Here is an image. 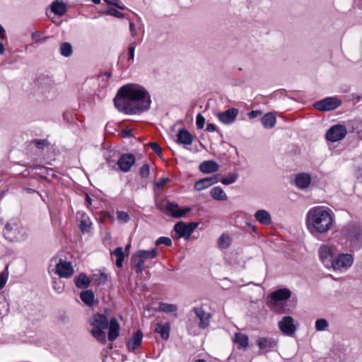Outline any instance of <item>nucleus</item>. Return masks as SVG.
<instances>
[{
  "instance_id": "f257e3e1",
  "label": "nucleus",
  "mask_w": 362,
  "mask_h": 362,
  "mask_svg": "<svg viewBox=\"0 0 362 362\" xmlns=\"http://www.w3.org/2000/svg\"><path fill=\"white\" fill-rule=\"evenodd\" d=\"M117 109L125 114H136L148 110L150 107V97L143 88L129 84L122 86L114 99Z\"/></svg>"
},
{
  "instance_id": "f03ea898",
  "label": "nucleus",
  "mask_w": 362,
  "mask_h": 362,
  "mask_svg": "<svg viewBox=\"0 0 362 362\" xmlns=\"http://www.w3.org/2000/svg\"><path fill=\"white\" fill-rule=\"evenodd\" d=\"M333 224L332 211L322 206H315L309 210L306 216L308 230L313 235L325 233Z\"/></svg>"
},
{
  "instance_id": "7ed1b4c3",
  "label": "nucleus",
  "mask_w": 362,
  "mask_h": 362,
  "mask_svg": "<svg viewBox=\"0 0 362 362\" xmlns=\"http://www.w3.org/2000/svg\"><path fill=\"white\" fill-rule=\"evenodd\" d=\"M89 322L93 327L91 330L93 337L99 341L105 342L106 337L105 330L107 329L109 322L107 317L105 315L95 313Z\"/></svg>"
},
{
  "instance_id": "20e7f679",
  "label": "nucleus",
  "mask_w": 362,
  "mask_h": 362,
  "mask_svg": "<svg viewBox=\"0 0 362 362\" xmlns=\"http://www.w3.org/2000/svg\"><path fill=\"white\" fill-rule=\"evenodd\" d=\"M291 296V292L288 288H281L272 292L269 296L268 303L270 308L276 311H279V305L281 301L288 299Z\"/></svg>"
},
{
  "instance_id": "39448f33",
  "label": "nucleus",
  "mask_w": 362,
  "mask_h": 362,
  "mask_svg": "<svg viewBox=\"0 0 362 362\" xmlns=\"http://www.w3.org/2000/svg\"><path fill=\"white\" fill-rule=\"evenodd\" d=\"M161 207L168 214L174 218H181L191 211L189 207L180 209L177 203L169 201L163 202Z\"/></svg>"
},
{
  "instance_id": "423d86ee",
  "label": "nucleus",
  "mask_w": 362,
  "mask_h": 362,
  "mask_svg": "<svg viewBox=\"0 0 362 362\" xmlns=\"http://www.w3.org/2000/svg\"><path fill=\"white\" fill-rule=\"evenodd\" d=\"M337 249L333 246L322 245L319 250L321 261L328 268H332L337 257Z\"/></svg>"
},
{
  "instance_id": "0eeeda50",
  "label": "nucleus",
  "mask_w": 362,
  "mask_h": 362,
  "mask_svg": "<svg viewBox=\"0 0 362 362\" xmlns=\"http://www.w3.org/2000/svg\"><path fill=\"white\" fill-rule=\"evenodd\" d=\"M347 134L345 126L336 124L329 129L326 133V138L328 141L336 142L343 139Z\"/></svg>"
},
{
  "instance_id": "6e6552de",
  "label": "nucleus",
  "mask_w": 362,
  "mask_h": 362,
  "mask_svg": "<svg viewBox=\"0 0 362 362\" xmlns=\"http://www.w3.org/2000/svg\"><path fill=\"white\" fill-rule=\"evenodd\" d=\"M198 223H190L189 224H186L184 222H178L174 226V230L177 233L178 238H184L187 239L189 238L193 231L197 228Z\"/></svg>"
},
{
  "instance_id": "1a4fd4ad",
  "label": "nucleus",
  "mask_w": 362,
  "mask_h": 362,
  "mask_svg": "<svg viewBox=\"0 0 362 362\" xmlns=\"http://www.w3.org/2000/svg\"><path fill=\"white\" fill-rule=\"evenodd\" d=\"M341 105V102L337 98H327L316 102L314 107L320 111H330Z\"/></svg>"
},
{
  "instance_id": "9d476101",
  "label": "nucleus",
  "mask_w": 362,
  "mask_h": 362,
  "mask_svg": "<svg viewBox=\"0 0 362 362\" xmlns=\"http://www.w3.org/2000/svg\"><path fill=\"white\" fill-rule=\"evenodd\" d=\"M354 257L351 254H337L332 268L334 270H341L351 267Z\"/></svg>"
},
{
  "instance_id": "9b49d317",
  "label": "nucleus",
  "mask_w": 362,
  "mask_h": 362,
  "mask_svg": "<svg viewBox=\"0 0 362 362\" xmlns=\"http://www.w3.org/2000/svg\"><path fill=\"white\" fill-rule=\"evenodd\" d=\"M279 327L281 332L285 335L291 336L296 330L293 318L291 316H285L279 322Z\"/></svg>"
},
{
  "instance_id": "f8f14e48",
  "label": "nucleus",
  "mask_w": 362,
  "mask_h": 362,
  "mask_svg": "<svg viewBox=\"0 0 362 362\" xmlns=\"http://www.w3.org/2000/svg\"><path fill=\"white\" fill-rule=\"evenodd\" d=\"M74 270L70 262L60 259L56 266V274L62 278H70Z\"/></svg>"
},
{
  "instance_id": "ddd939ff",
  "label": "nucleus",
  "mask_w": 362,
  "mask_h": 362,
  "mask_svg": "<svg viewBox=\"0 0 362 362\" xmlns=\"http://www.w3.org/2000/svg\"><path fill=\"white\" fill-rule=\"evenodd\" d=\"M136 158L133 154H123L117 160V165L121 171L127 173L130 170L132 166L135 163Z\"/></svg>"
},
{
  "instance_id": "4468645a",
  "label": "nucleus",
  "mask_w": 362,
  "mask_h": 362,
  "mask_svg": "<svg viewBox=\"0 0 362 362\" xmlns=\"http://www.w3.org/2000/svg\"><path fill=\"white\" fill-rule=\"evenodd\" d=\"M192 310L199 320V327L202 329L206 328L210 323L211 314L205 312L202 308H194Z\"/></svg>"
},
{
  "instance_id": "2eb2a0df",
  "label": "nucleus",
  "mask_w": 362,
  "mask_h": 362,
  "mask_svg": "<svg viewBox=\"0 0 362 362\" xmlns=\"http://www.w3.org/2000/svg\"><path fill=\"white\" fill-rule=\"evenodd\" d=\"M238 113V109L231 108L226 111L220 112L218 114V119L224 124H230L233 123Z\"/></svg>"
},
{
  "instance_id": "dca6fc26",
  "label": "nucleus",
  "mask_w": 362,
  "mask_h": 362,
  "mask_svg": "<svg viewBox=\"0 0 362 362\" xmlns=\"http://www.w3.org/2000/svg\"><path fill=\"white\" fill-rule=\"evenodd\" d=\"M218 182V177L216 175H214L209 177H206L197 180L194 184V189L197 191H201L210 186L216 184Z\"/></svg>"
},
{
  "instance_id": "f3484780",
  "label": "nucleus",
  "mask_w": 362,
  "mask_h": 362,
  "mask_svg": "<svg viewBox=\"0 0 362 362\" xmlns=\"http://www.w3.org/2000/svg\"><path fill=\"white\" fill-rule=\"evenodd\" d=\"M108 340L110 341H115L119 336V325L115 318L110 320L108 322Z\"/></svg>"
},
{
  "instance_id": "a211bd4d",
  "label": "nucleus",
  "mask_w": 362,
  "mask_h": 362,
  "mask_svg": "<svg viewBox=\"0 0 362 362\" xmlns=\"http://www.w3.org/2000/svg\"><path fill=\"white\" fill-rule=\"evenodd\" d=\"M218 164L214 160H206L199 165V170L204 173H212L218 171Z\"/></svg>"
},
{
  "instance_id": "6ab92c4d",
  "label": "nucleus",
  "mask_w": 362,
  "mask_h": 362,
  "mask_svg": "<svg viewBox=\"0 0 362 362\" xmlns=\"http://www.w3.org/2000/svg\"><path fill=\"white\" fill-rule=\"evenodd\" d=\"M143 338V334L141 330H138L132 337L129 339L127 346L129 349L134 350L137 349L141 344Z\"/></svg>"
},
{
  "instance_id": "aec40b11",
  "label": "nucleus",
  "mask_w": 362,
  "mask_h": 362,
  "mask_svg": "<svg viewBox=\"0 0 362 362\" xmlns=\"http://www.w3.org/2000/svg\"><path fill=\"white\" fill-rule=\"evenodd\" d=\"M90 279L87 275L82 272L74 278L75 286L78 288H86L90 284Z\"/></svg>"
},
{
  "instance_id": "412c9836",
  "label": "nucleus",
  "mask_w": 362,
  "mask_h": 362,
  "mask_svg": "<svg viewBox=\"0 0 362 362\" xmlns=\"http://www.w3.org/2000/svg\"><path fill=\"white\" fill-rule=\"evenodd\" d=\"M310 176L307 173H300L296 177V185L300 189L308 187L310 183Z\"/></svg>"
},
{
  "instance_id": "4be33fe9",
  "label": "nucleus",
  "mask_w": 362,
  "mask_h": 362,
  "mask_svg": "<svg viewBox=\"0 0 362 362\" xmlns=\"http://www.w3.org/2000/svg\"><path fill=\"white\" fill-rule=\"evenodd\" d=\"M233 342L238 345V349H246L249 345L247 336L240 332L235 334Z\"/></svg>"
},
{
  "instance_id": "5701e85b",
  "label": "nucleus",
  "mask_w": 362,
  "mask_h": 362,
  "mask_svg": "<svg viewBox=\"0 0 362 362\" xmlns=\"http://www.w3.org/2000/svg\"><path fill=\"white\" fill-rule=\"evenodd\" d=\"M177 141L180 144L190 145L193 141V137L188 131L182 129L177 134Z\"/></svg>"
},
{
  "instance_id": "b1692460",
  "label": "nucleus",
  "mask_w": 362,
  "mask_h": 362,
  "mask_svg": "<svg viewBox=\"0 0 362 362\" xmlns=\"http://www.w3.org/2000/svg\"><path fill=\"white\" fill-rule=\"evenodd\" d=\"M51 10L54 14L62 16L66 12V6L64 2L56 0L51 5Z\"/></svg>"
},
{
  "instance_id": "393cba45",
  "label": "nucleus",
  "mask_w": 362,
  "mask_h": 362,
  "mask_svg": "<svg viewBox=\"0 0 362 362\" xmlns=\"http://www.w3.org/2000/svg\"><path fill=\"white\" fill-rule=\"evenodd\" d=\"M255 216L256 219L262 224L269 225L272 223V218L269 212L265 210L257 211Z\"/></svg>"
},
{
  "instance_id": "a878e982",
  "label": "nucleus",
  "mask_w": 362,
  "mask_h": 362,
  "mask_svg": "<svg viewBox=\"0 0 362 362\" xmlns=\"http://www.w3.org/2000/svg\"><path fill=\"white\" fill-rule=\"evenodd\" d=\"M257 345L262 350L272 349L276 346V342L269 338L261 337L257 341Z\"/></svg>"
},
{
  "instance_id": "bb28decb",
  "label": "nucleus",
  "mask_w": 362,
  "mask_h": 362,
  "mask_svg": "<svg viewBox=\"0 0 362 362\" xmlns=\"http://www.w3.org/2000/svg\"><path fill=\"white\" fill-rule=\"evenodd\" d=\"M111 255H114L116 257L115 264L117 267L121 268L123 265V261L125 257V252L123 251L122 247H116L112 252H111Z\"/></svg>"
},
{
  "instance_id": "cd10ccee",
  "label": "nucleus",
  "mask_w": 362,
  "mask_h": 362,
  "mask_svg": "<svg viewBox=\"0 0 362 362\" xmlns=\"http://www.w3.org/2000/svg\"><path fill=\"white\" fill-rule=\"evenodd\" d=\"M170 329V325L168 322L165 323V325L158 323L156 325L155 331L157 333H159L160 334V337L163 339L166 340L169 337Z\"/></svg>"
},
{
  "instance_id": "c85d7f7f",
  "label": "nucleus",
  "mask_w": 362,
  "mask_h": 362,
  "mask_svg": "<svg viewBox=\"0 0 362 362\" xmlns=\"http://www.w3.org/2000/svg\"><path fill=\"white\" fill-rule=\"evenodd\" d=\"M81 300L88 306H91L94 302V293L91 290L83 291L80 294Z\"/></svg>"
},
{
  "instance_id": "c756f323",
  "label": "nucleus",
  "mask_w": 362,
  "mask_h": 362,
  "mask_svg": "<svg viewBox=\"0 0 362 362\" xmlns=\"http://www.w3.org/2000/svg\"><path fill=\"white\" fill-rule=\"evenodd\" d=\"M262 123L265 128H272L276 124V117L273 113H267L262 118Z\"/></svg>"
},
{
  "instance_id": "7c9ffc66",
  "label": "nucleus",
  "mask_w": 362,
  "mask_h": 362,
  "mask_svg": "<svg viewBox=\"0 0 362 362\" xmlns=\"http://www.w3.org/2000/svg\"><path fill=\"white\" fill-rule=\"evenodd\" d=\"M211 196L217 200H226L227 196L223 189L220 187H215L211 189Z\"/></svg>"
},
{
  "instance_id": "2f4dec72",
  "label": "nucleus",
  "mask_w": 362,
  "mask_h": 362,
  "mask_svg": "<svg viewBox=\"0 0 362 362\" xmlns=\"http://www.w3.org/2000/svg\"><path fill=\"white\" fill-rule=\"evenodd\" d=\"M132 262L134 264L135 272L137 274L142 273L143 265H144L145 261L141 257H139V255L136 254L132 257Z\"/></svg>"
},
{
  "instance_id": "473e14b6",
  "label": "nucleus",
  "mask_w": 362,
  "mask_h": 362,
  "mask_svg": "<svg viewBox=\"0 0 362 362\" xmlns=\"http://www.w3.org/2000/svg\"><path fill=\"white\" fill-rule=\"evenodd\" d=\"M136 254L139 255L144 261L147 259H154L157 257V251L155 249L150 250H139Z\"/></svg>"
},
{
  "instance_id": "72a5a7b5",
  "label": "nucleus",
  "mask_w": 362,
  "mask_h": 362,
  "mask_svg": "<svg viewBox=\"0 0 362 362\" xmlns=\"http://www.w3.org/2000/svg\"><path fill=\"white\" fill-rule=\"evenodd\" d=\"M231 238L228 235H222L218 240V245L222 249L228 248L231 244Z\"/></svg>"
},
{
  "instance_id": "f704fd0d",
  "label": "nucleus",
  "mask_w": 362,
  "mask_h": 362,
  "mask_svg": "<svg viewBox=\"0 0 362 362\" xmlns=\"http://www.w3.org/2000/svg\"><path fill=\"white\" fill-rule=\"evenodd\" d=\"M60 53L64 57H69L72 54V47L69 42H64L61 45Z\"/></svg>"
},
{
  "instance_id": "c9c22d12",
  "label": "nucleus",
  "mask_w": 362,
  "mask_h": 362,
  "mask_svg": "<svg viewBox=\"0 0 362 362\" xmlns=\"http://www.w3.org/2000/svg\"><path fill=\"white\" fill-rule=\"evenodd\" d=\"M159 310L165 313H173L177 310V307L173 304L162 303L159 305Z\"/></svg>"
},
{
  "instance_id": "e433bc0d",
  "label": "nucleus",
  "mask_w": 362,
  "mask_h": 362,
  "mask_svg": "<svg viewBox=\"0 0 362 362\" xmlns=\"http://www.w3.org/2000/svg\"><path fill=\"white\" fill-rule=\"evenodd\" d=\"M94 276L98 285L105 284L107 281V275L103 272L100 273L98 275L94 274Z\"/></svg>"
},
{
  "instance_id": "4c0bfd02",
  "label": "nucleus",
  "mask_w": 362,
  "mask_h": 362,
  "mask_svg": "<svg viewBox=\"0 0 362 362\" xmlns=\"http://www.w3.org/2000/svg\"><path fill=\"white\" fill-rule=\"evenodd\" d=\"M238 178L237 174H231L229 175L228 177H223L221 182L223 185H230L235 182V180Z\"/></svg>"
},
{
  "instance_id": "58836bf2",
  "label": "nucleus",
  "mask_w": 362,
  "mask_h": 362,
  "mask_svg": "<svg viewBox=\"0 0 362 362\" xmlns=\"http://www.w3.org/2000/svg\"><path fill=\"white\" fill-rule=\"evenodd\" d=\"M327 326L328 323L324 319H318L315 322V328L318 331L324 330Z\"/></svg>"
},
{
  "instance_id": "ea45409f",
  "label": "nucleus",
  "mask_w": 362,
  "mask_h": 362,
  "mask_svg": "<svg viewBox=\"0 0 362 362\" xmlns=\"http://www.w3.org/2000/svg\"><path fill=\"white\" fill-rule=\"evenodd\" d=\"M105 14L112 16L118 18H123L124 14L115 8H110L105 12Z\"/></svg>"
},
{
  "instance_id": "a19ab883",
  "label": "nucleus",
  "mask_w": 362,
  "mask_h": 362,
  "mask_svg": "<svg viewBox=\"0 0 362 362\" xmlns=\"http://www.w3.org/2000/svg\"><path fill=\"white\" fill-rule=\"evenodd\" d=\"M117 218L119 221L123 223H127L129 221V214L127 212L122 211H119L117 212Z\"/></svg>"
},
{
  "instance_id": "79ce46f5",
  "label": "nucleus",
  "mask_w": 362,
  "mask_h": 362,
  "mask_svg": "<svg viewBox=\"0 0 362 362\" xmlns=\"http://www.w3.org/2000/svg\"><path fill=\"white\" fill-rule=\"evenodd\" d=\"M5 269V264L0 262V288H1L6 284V279L4 274Z\"/></svg>"
},
{
  "instance_id": "37998d69",
  "label": "nucleus",
  "mask_w": 362,
  "mask_h": 362,
  "mask_svg": "<svg viewBox=\"0 0 362 362\" xmlns=\"http://www.w3.org/2000/svg\"><path fill=\"white\" fill-rule=\"evenodd\" d=\"M150 173V167L147 163L144 164L139 171V174L142 177H147Z\"/></svg>"
},
{
  "instance_id": "c03bdc74",
  "label": "nucleus",
  "mask_w": 362,
  "mask_h": 362,
  "mask_svg": "<svg viewBox=\"0 0 362 362\" xmlns=\"http://www.w3.org/2000/svg\"><path fill=\"white\" fill-rule=\"evenodd\" d=\"M149 146L156 154L161 155L162 151L160 146L156 142H149L146 144Z\"/></svg>"
},
{
  "instance_id": "a18cd8bd",
  "label": "nucleus",
  "mask_w": 362,
  "mask_h": 362,
  "mask_svg": "<svg viewBox=\"0 0 362 362\" xmlns=\"http://www.w3.org/2000/svg\"><path fill=\"white\" fill-rule=\"evenodd\" d=\"M164 244L166 246H170L172 245V240L170 238L167 237H160L156 240V245Z\"/></svg>"
},
{
  "instance_id": "49530a36",
  "label": "nucleus",
  "mask_w": 362,
  "mask_h": 362,
  "mask_svg": "<svg viewBox=\"0 0 362 362\" xmlns=\"http://www.w3.org/2000/svg\"><path fill=\"white\" fill-rule=\"evenodd\" d=\"M205 118L201 115L198 114L196 118V125L198 129H202L204 126Z\"/></svg>"
},
{
  "instance_id": "de8ad7c7",
  "label": "nucleus",
  "mask_w": 362,
  "mask_h": 362,
  "mask_svg": "<svg viewBox=\"0 0 362 362\" xmlns=\"http://www.w3.org/2000/svg\"><path fill=\"white\" fill-rule=\"evenodd\" d=\"M106 3H107L108 4H110V5H112L121 10H124L126 9V7L124 6H122V5H120L119 4V0H104Z\"/></svg>"
},
{
  "instance_id": "09e8293b",
  "label": "nucleus",
  "mask_w": 362,
  "mask_h": 362,
  "mask_svg": "<svg viewBox=\"0 0 362 362\" xmlns=\"http://www.w3.org/2000/svg\"><path fill=\"white\" fill-rule=\"evenodd\" d=\"M33 142L35 143V144L38 148H41L43 146H45V145H47L48 144L47 141L45 140V139H43V140H35Z\"/></svg>"
},
{
  "instance_id": "8fccbe9b",
  "label": "nucleus",
  "mask_w": 362,
  "mask_h": 362,
  "mask_svg": "<svg viewBox=\"0 0 362 362\" xmlns=\"http://www.w3.org/2000/svg\"><path fill=\"white\" fill-rule=\"evenodd\" d=\"M262 112L260 110H253L248 113V117L250 119H253L260 115Z\"/></svg>"
},
{
  "instance_id": "3c124183",
  "label": "nucleus",
  "mask_w": 362,
  "mask_h": 362,
  "mask_svg": "<svg viewBox=\"0 0 362 362\" xmlns=\"http://www.w3.org/2000/svg\"><path fill=\"white\" fill-rule=\"evenodd\" d=\"M121 135L122 137H129L132 136V131L130 129H122L121 132Z\"/></svg>"
},
{
  "instance_id": "603ef678",
  "label": "nucleus",
  "mask_w": 362,
  "mask_h": 362,
  "mask_svg": "<svg viewBox=\"0 0 362 362\" xmlns=\"http://www.w3.org/2000/svg\"><path fill=\"white\" fill-rule=\"evenodd\" d=\"M134 50H135V47H134V45H131L129 47V59H131V60L134 59Z\"/></svg>"
},
{
  "instance_id": "864d4df0",
  "label": "nucleus",
  "mask_w": 362,
  "mask_h": 362,
  "mask_svg": "<svg viewBox=\"0 0 362 362\" xmlns=\"http://www.w3.org/2000/svg\"><path fill=\"white\" fill-rule=\"evenodd\" d=\"M90 227V225L87 224L86 223H85L84 221H82L81 223V230L83 232L84 231H88V228Z\"/></svg>"
},
{
  "instance_id": "5fc2aeb1",
  "label": "nucleus",
  "mask_w": 362,
  "mask_h": 362,
  "mask_svg": "<svg viewBox=\"0 0 362 362\" xmlns=\"http://www.w3.org/2000/svg\"><path fill=\"white\" fill-rule=\"evenodd\" d=\"M216 125L214 124L210 123L207 124L206 130L210 132H213L216 130Z\"/></svg>"
},
{
  "instance_id": "6e6d98bb",
  "label": "nucleus",
  "mask_w": 362,
  "mask_h": 362,
  "mask_svg": "<svg viewBox=\"0 0 362 362\" xmlns=\"http://www.w3.org/2000/svg\"><path fill=\"white\" fill-rule=\"evenodd\" d=\"M129 29H130V31L132 33V35H136V28H135L134 23L133 22H130V23H129Z\"/></svg>"
},
{
  "instance_id": "4d7b16f0",
  "label": "nucleus",
  "mask_w": 362,
  "mask_h": 362,
  "mask_svg": "<svg viewBox=\"0 0 362 362\" xmlns=\"http://www.w3.org/2000/svg\"><path fill=\"white\" fill-rule=\"evenodd\" d=\"M12 230L11 226L9 224H6L4 227V235H8Z\"/></svg>"
},
{
  "instance_id": "13d9d810",
  "label": "nucleus",
  "mask_w": 362,
  "mask_h": 362,
  "mask_svg": "<svg viewBox=\"0 0 362 362\" xmlns=\"http://www.w3.org/2000/svg\"><path fill=\"white\" fill-rule=\"evenodd\" d=\"M6 35V32L4 29L0 25V37L4 38Z\"/></svg>"
},
{
  "instance_id": "bf43d9fd",
  "label": "nucleus",
  "mask_w": 362,
  "mask_h": 362,
  "mask_svg": "<svg viewBox=\"0 0 362 362\" xmlns=\"http://www.w3.org/2000/svg\"><path fill=\"white\" fill-rule=\"evenodd\" d=\"M32 37H33V39L35 42H38V41H40V40H39V38H38L39 35H38V34H37V33H33Z\"/></svg>"
},
{
  "instance_id": "052dcab7",
  "label": "nucleus",
  "mask_w": 362,
  "mask_h": 362,
  "mask_svg": "<svg viewBox=\"0 0 362 362\" xmlns=\"http://www.w3.org/2000/svg\"><path fill=\"white\" fill-rule=\"evenodd\" d=\"M131 247V244H128L124 249V252H126V255H129V248Z\"/></svg>"
},
{
  "instance_id": "680f3d73",
  "label": "nucleus",
  "mask_w": 362,
  "mask_h": 362,
  "mask_svg": "<svg viewBox=\"0 0 362 362\" xmlns=\"http://www.w3.org/2000/svg\"><path fill=\"white\" fill-rule=\"evenodd\" d=\"M4 47L3 44L0 42V54H3L4 53Z\"/></svg>"
},
{
  "instance_id": "e2e57ef3",
  "label": "nucleus",
  "mask_w": 362,
  "mask_h": 362,
  "mask_svg": "<svg viewBox=\"0 0 362 362\" xmlns=\"http://www.w3.org/2000/svg\"><path fill=\"white\" fill-rule=\"evenodd\" d=\"M168 180V179H163V180H161V181L158 184V186H162V185H163L165 183H166Z\"/></svg>"
},
{
  "instance_id": "0e129e2a",
  "label": "nucleus",
  "mask_w": 362,
  "mask_h": 362,
  "mask_svg": "<svg viewBox=\"0 0 362 362\" xmlns=\"http://www.w3.org/2000/svg\"><path fill=\"white\" fill-rule=\"evenodd\" d=\"M357 239H358L359 240H362V233H358L357 234Z\"/></svg>"
},
{
  "instance_id": "69168bd1",
  "label": "nucleus",
  "mask_w": 362,
  "mask_h": 362,
  "mask_svg": "<svg viewBox=\"0 0 362 362\" xmlns=\"http://www.w3.org/2000/svg\"><path fill=\"white\" fill-rule=\"evenodd\" d=\"M86 200L88 204H91V199L88 195L86 196Z\"/></svg>"
},
{
  "instance_id": "338daca9",
  "label": "nucleus",
  "mask_w": 362,
  "mask_h": 362,
  "mask_svg": "<svg viewBox=\"0 0 362 362\" xmlns=\"http://www.w3.org/2000/svg\"><path fill=\"white\" fill-rule=\"evenodd\" d=\"M92 1H93V2L94 4H100V0H92Z\"/></svg>"
},
{
  "instance_id": "774afa93",
  "label": "nucleus",
  "mask_w": 362,
  "mask_h": 362,
  "mask_svg": "<svg viewBox=\"0 0 362 362\" xmlns=\"http://www.w3.org/2000/svg\"><path fill=\"white\" fill-rule=\"evenodd\" d=\"M195 362H206L204 359H198Z\"/></svg>"
}]
</instances>
